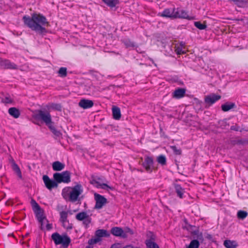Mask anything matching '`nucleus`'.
I'll return each instance as SVG.
<instances>
[{
	"label": "nucleus",
	"instance_id": "nucleus-1",
	"mask_svg": "<svg viewBox=\"0 0 248 248\" xmlns=\"http://www.w3.org/2000/svg\"><path fill=\"white\" fill-rule=\"evenodd\" d=\"M23 20L25 25L40 35L46 33V27L49 26L45 16H23Z\"/></svg>",
	"mask_w": 248,
	"mask_h": 248
},
{
	"label": "nucleus",
	"instance_id": "nucleus-2",
	"mask_svg": "<svg viewBox=\"0 0 248 248\" xmlns=\"http://www.w3.org/2000/svg\"><path fill=\"white\" fill-rule=\"evenodd\" d=\"M51 238L56 245L62 244L65 248H67L71 242L70 238L67 235H61L58 232L53 233Z\"/></svg>",
	"mask_w": 248,
	"mask_h": 248
},
{
	"label": "nucleus",
	"instance_id": "nucleus-3",
	"mask_svg": "<svg viewBox=\"0 0 248 248\" xmlns=\"http://www.w3.org/2000/svg\"><path fill=\"white\" fill-rule=\"evenodd\" d=\"M71 191L69 193V201L73 202L79 201V196L83 192L81 185L78 184L71 187Z\"/></svg>",
	"mask_w": 248,
	"mask_h": 248
},
{
	"label": "nucleus",
	"instance_id": "nucleus-4",
	"mask_svg": "<svg viewBox=\"0 0 248 248\" xmlns=\"http://www.w3.org/2000/svg\"><path fill=\"white\" fill-rule=\"evenodd\" d=\"M53 179L58 184L61 183H68L71 181V173L68 170L62 173L56 172L53 174Z\"/></svg>",
	"mask_w": 248,
	"mask_h": 248
},
{
	"label": "nucleus",
	"instance_id": "nucleus-5",
	"mask_svg": "<svg viewBox=\"0 0 248 248\" xmlns=\"http://www.w3.org/2000/svg\"><path fill=\"white\" fill-rule=\"evenodd\" d=\"M160 16H186V13L180 8H170L165 9Z\"/></svg>",
	"mask_w": 248,
	"mask_h": 248
},
{
	"label": "nucleus",
	"instance_id": "nucleus-6",
	"mask_svg": "<svg viewBox=\"0 0 248 248\" xmlns=\"http://www.w3.org/2000/svg\"><path fill=\"white\" fill-rule=\"evenodd\" d=\"M36 117L42 120L46 124H48L51 122V117L50 113L46 111L38 110L36 115Z\"/></svg>",
	"mask_w": 248,
	"mask_h": 248
},
{
	"label": "nucleus",
	"instance_id": "nucleus-7",
	"mask_svg": "<svg viewBox=\"0 0 248 248\" xmlns=\"http://www.w3.org/2000/svg\"><path fill=\"white\" fill-rule=\"evenodd\" d=\"M94 199L95 201V209H99L108 202L107 199L104 196L95 193L94 194Z\"/></svg>",
	"mask_w": 248,
	"mask_h": 248
},
{
	"label": "nucleus",
	"instance_id": "nucleus-8",
	"mask_svg": "<svg viewBox=\"0 0 248 248\" xmlns=\"http://www.w3.org/2000/svg\"><path fill=\"white\" fill-rule=\"evenodd\" d=\"M183 228L191 232L193 235H195L197 239L202 241L203 240L202 233L199 232V228L196 226L188 225V226H183Z\"/></svg>",
	"mask_w": 248,
	"mask_h": 248
},
{
	"label": "nucleus",
	"instance_id": "nucleus-9",
	"mask_svg": "<svg viewBox=\"0 0 248 248\" xmlns=\"http://www.w3.org/2000/svg\"><path fill=\"white\" fill-rule=\"evenodd\" d=\"M43 180L46 187L49 190L53 188H57L58 186L57 182L54 180H52L47 175H45L43 176Z\"/></svg>",
	"mask_w": 248,
	"mask_h": 248
},
{
	"label": "nucleus",
	"instance_id": "nucleus-10",
	"mask_svg": "<svg viewBox=\"0 0 248 248\" xmlns=\"http://www.w3.org/2000/svg\"><path fill=\"white\" fill-rule=\"evenodd\" d=\"M110 232L115 236L121 237L123 238L127 237V235H125L123 231V229L120 227H114L111 229Z\"/></svg>",
	"mask_w": 248,
	"mask_h": 248
},
{
	"label": "nucleus",
	"instance_id": "nucleus-11",
	"mask_svg": "<svg viewBox=\"0 0 248 248\" xmlns=\"http://www.w3.org/2000/svg\"><path fill=\"white\" fill-rule=\"evenodd\" d=\"M0 66L3 67L5 69H17V66L14 63L11 62L8 60H3L1 59Z\"/></svg>",
	"mask_w": 248,
	"mask_h": 248
},
{
	"label": "nucleus",
	"instance_id": "nucleus-12",
	"mask_svg": "<svg viewBox=\"0 0 248 248\" xmlns=\"http://www.w3.org/2000/svg\"><path fill=\"white\" fill-rule=\"evenodd\" d=\"M221 98V96L217 95L215 93H212L205 96V102L209 105H212Z\"/></svg>",
	"mask_w": 248,
	"mask_h": 248
},
{
	"label": "nucleus",
	"instance_id": "nucleus-13",
	"mask_svg": "<svg viewBox=\"0 0 248 248\" xmlns=\"http://www.w3.org/2000/svg\"><path fill=\"white\" fill-rule=\"evenodd\" d=\"M153 159L151 157L146 156L144 162L142 163V166L144 167L146 170L148 172H152V167L153 165Z\"/></svg>",
	"mask_w": 248,
	"mask_h": 248
},
{
	"label": "nucleus",
	"instance_id": "nucleus-14",
	"mask_svg": "<svg viewBox=\"0 0 248 248\" xmlns=\"http://www.w3.org/2000/svg\"><path fill=\"white\" fill-rule=\"evenodd\" d=\"M34 212L39 222L41 224V229H42L43 220L46 219V217L44 216V210L41 208H40L39 209L35 210Z\"/></svg>",
	"mask_w": 248,
	"mask_h": 248
},
{
	"label": "nucleus",
	"instance_id": "nucleus-15",
	"mask_svg": "<svg viewBox=\"0 0 248 248\" xmlns=\"http://www.w3.org/2000/svg\"><path fill=\"white\" fill-rule=\"evenodd\" d=\"M78 106L83 109L89 108L93 106V102L91 100L82 99L78 103Z\"/></svg>",
	"mask_w": 248,
	"mask_h": 248
},
{
	"label": "nucleus",
	"instance_id": "nucleus-16",
	"mask_svg": "<svg viewBox=\"0 0 248 248\" xmlns=\"http://www.w3.org/2000/svg\"><path fill=\"white\" fill-rule=\"evenodd\" d=\"M91 183L93 185L96 184V186L97 188H101L105 190H108V189H113V187L108 186L107 184L105 183H101L98 181L95 178L93 179L91 181Z\"/></svg>",
	"mask_w": 248,
	"mask_h": 248
},
{
	"label": "nucleus",
	"instance_id": "nucleus-17",
	"mask_svg": "<svg viewBox=\"0 0 248 248\" xmlns=\"http://www.w3.org/2000/svg\"><path fill=\"white\" fill-rule=\"evenodd\" d=\"M68 213L66 211H62L60 212V221L62 223L64 227L66 229H72V226H66L65 223L68 222L67 220Z\"/></svg>",
	"mask_w": 248,
	"mask_h": 248
},
{
	"label": "nucleus",
	"instance_id": "nucleus-18",
	"mask_svg": "<svg viewBox=\"0 0 248 248\" xmlns=\"http://www.w3.org/2000/svg\"><path fill=\"white\" fill-rule=\"evenodd\" d=\"M186 90L184 88H178L173 93V97L176 98H180L184 97L185 95Z\"/></svg>",
	"mask_w": 248,
	"mask_h": 248
},
{
	"label": "nucleus",
	"instance_id": "nucleus-19",
	"mask_svg": "<svg viewBox=\"0 0 248 248\" xmlns=\"http://www.w3.org/2000/svg\"><path fill=\"white\" fill-rule=\"evenodd\" d=\"M52 167L54 171H59L64 168L65 165L60 161H56L52 163Z\"/></svg>",
	"mask_w": 248,
	"mask_h": 248
},
{
	"label": "nucleus",
	"instance_id": "nucleus-20",
	"mask_svg": "<svg viewBox=\"0 0 248 248\" xmlns=\"http://www.w3.org/2000/svg\"><path fill=\"white\" fill-rule=\"evenodd\" d=\"M113 117L115 120H120L121 117L120 109L116 106H113L112 108Z\"/></svg>",
	"mask_w": 248,
	"mask_h": 248
},
{
	"label": "nucleus",
	"instance_id": "nucleus-21",
	"mask_svg": "<svg viewBox=\"0 0 248 248\" xmlns=\"http://www.w3.org/2000/svg\"><path fill=\"white\" fill-rule=\"evenodd\" d=\"M8 113L9 114L15 118H17L20 115V112L19 109L15 107L10 108L8 109Z\"/></svg>",
	"mask_w": 248,
	"mask_h": 248
},
{
	"label": "nucleus",
	"instance_id": "nucleus-22",
	"mask_svg": "<svg viewBox=\"0 0 248 248\" xmlns=\"http://www.w3.org/2000/svg\"><path fill=\"white\" fill-rule=\"evenodd\" d=\"M174 187L177 196L180 198H183V194L185 193V189L178 184H174Z\"/></svg>",
	"mask_w": 248,
	"mask_h": 248
},
{
	"label": "nucleus",
	"instance_id": "nucleus-23",
	"mask_svg": "<svg viewBox=\"0 0 248 248\" xmlns=\"http://www.w3.org/2000/svg\"><path fill=\"white\" fill-rule=\"evenodd\" d=\"M108 7L111 9L115 8L116 5L119 3V0H102Z\"/></svg>",
	"mask_w": 248,
	"mask_h": 248
},
{
	"label": "nucleus",
	"instance_id": "nucleus-24",
	"mask_svg": "<svg viewBox=\"0 0 248 248\" xmlns=\"http://www.w3.org/2000/svg\"><path fill=\"white\" fill-rule=\"evenodd\" d=\"M110 235V234L108 232L107 230H103V229H99L96 231L95 232V236L99 238L102 237H109Z\"/></svg>",
	"mask_w": 248,
	"mask_h": 248
},
{
	"label": "nucleus",
	"instance_id": "nucleus-25",
	"mask_svg": "<svg viewBox=\"0 0 248 248\" xmlns=\"http://www.w3.org/2000/svg\"><path fill=\"white\" fill-rule=\"evenodd\" d=\"M235 107V104L234 103L227 102L221 105V109L223 111H228Z\"/></svg>",
	"mask_w": 248,
	"mask_h": 248
},
{
	"label": "nucleus",
	"instance_id": "nucleus-26",
	"mask_svg": "<svg viewBox=\"0 0 248 248\" xmlns=\"http://www.w3.org/2000/svg\"><path fill=\"white\" fill-rule=\"evenodd\" d=\"M224 245L226 248H236L238 246L235 241L229 240H225Z\"/></svg>",
	"mask_w": 248,
	"mask_h": 248
},
{
	"label": "nucleus",
	"instance_id": "nucleus-27",
	"mask_svg": "<svg viewBox=\"0 0 248 248\" xmlns=\"http://www.w3.org/2000/svg\"><path fill=\"white\" fill-rule=\"evenodd\" d=\"M147 239L145 241V244H147L148 242H154L156 239L155 235L151 232H147L146 234Z\"/></svg>",
	"mask_w": 248,
	"mask_h": 248
},
{
	"label": "nucleus",
	"instance_id": "nucleus-28",
	"mask_svg": "<svg viewBox=\"0 0 248 248\" xmlns=\"http://www.w3.org/2000/svg\"><path fill=\"white\" fill-rule=\"evenodd\" d=\"M233 3L239 7L244 8L248 6V0H234Z\"/></svg>",
	"mask_w": 248,
	"mask_h": 248
},
{
	"label": "nucleus",
	"instance_id": "nucleus-29",
	"mask_svg": "<svg viewBox=\"0 0 248 248\" xmlns=\"http://www.w3.org/2000/svg\"><path fill=\"white\" fill-rule=\"evenodd\" d=\"M195 26L200 30H205L207 28L206 21H195L194 22Z\"/></svg>",
	"mask_w": 248,
	"mask_h": 248
},
{
	"label": "nucleus",
	"instance_id": "nucleus-30",
	"mask_svg": "<svg viewBox=\"0 0 248 248\" xmlns=\"http://www.w3.org/2000/svg\"><path fill=\"white\" fill-rule=\"evenodd\" d=\"M89 215H87L86 212H82L78 213L76 216V218L79 221H83L86 219Z\"/></svg>",
	"mask_w": 248,
	"mask_h": 248
},
{
	"label": "nucleus",
	"instance_id": "nucleus-31",
	"mask_svg": "<svg viewBox=\"0 0 248 248\" xmlns=\"http://www.w3.org/2000/svg\"><path fill=\"white\" fill-rule=\"evenodd\" d=\"M1 102L5 104L12 103L14 102L13 99L11 97L9 94H6L1 99Z\"/></svg>",
	"mask_w": 248,
	"mask_h": 248
},
{
	"label": "nucleus",
	"instance_id": "nucleus-32",
	"mask_svg": "<svg viewBox=\"0 0 248 248\" xmlns=\"http://www.w3.org/2000/svg\"><path fill=\"white\" fill-rule=\"evenodd\" d=\"M12 168L13 170L17 174L18 176L21 179V172L18 165L16 163H14V165H12Z\"/></svg>",
	"mask_w": 248,
	"mask_h": 248
},
{
	"label": "nucleus",
	"instance_id": "nucleus-33",
	"mask_svg": "<svg viewBox=\"0 0 248 248\" xmlns=\"http://www.w3.org/2000/svg\"><path fill=\"white\" fill-rule=\"evenodd\" d=\"M248 216L247 212L245 211L239 210L237 213V217L239 219H244Z\"/></svg>",
	"mask_w": 248,
	"mask_h": 248
},
{
	"label": "nucleus",
	"instance_id": "nucleus-34",
	"mask_svg": "<svg viewBox=\"0 0 248 248\" xmlns=\"http://www.w3.org/2000/svg\"><path fill=\"white\" fill-rule=\"evenodd\" d=\"M199 246L200 243L198 240H193L190 242V244L187 248H199Z\"/></svg>",
	"mask_w": 248,
	"mask_h": 248
},
{
	"label": "nucleus",
	"instance_id": "nucleus-35",
	"mask_svg": "<svg viewBox=\"0 0 248 248\" xmlns=\"http://www.w3.org/2000/svg\"><path fill=\"white\" fill-rule=\"evenodd\" d=\"M157 161L158 163L160 164L162 166L166 164V158L163 155L158 156L157 158Z\"/></svg>",
	"mask_w": 248,
	"mask_h": 248
},
{
	"label": "nucleus",
	"instance_id": "nucleus-36",
	"mask_svg": "<svg viewBox=\"0 0 248 248\" xmlns=\"http://www.w3.org/2000/svg\"><path fill=\"white\" fill-rule=\"evenodd\" d=\"M122 41L126 47L136 46L134 43L129 39H124Z\"/></svg>",
	"mask_w": 248,
	"mask_h": 248
},
{
	"label": "nucleus",
	"instance_id": "nucleus-37",
	"mask_svg": "<svg viewBox=\"0 0 248 248\" xmlns=\"http://www.w3.org/2000/svg\"><path fill=\"white\" fill-rule=\"evenodd\" d=\"M58 73L60 77L62 78L65 77L67 76V69L65 67H61Z\"/></svg>",
	"mask_w": 248,
	"mask_h": 248
},
{
	"label": "nucleus",
	"instance_id": "nucleus-38",
	"mask_svg": "<svg viewBox=\"0 0 248 248\" xmlns=\"http://www.w3.org/2000/svg\"><path fill=\"white\" fill-rule=\"evenodd\" d=\"M50 107L52 109L58 110V111H61L62 110V106L60 104H56V103H52L50 104Z\"/></svg>",
	"mask_w": 248,
	"mask_h": 248
},
{
	"label": "nucleus",
	"instance_id": "nucleus-39",
	"mask_svg": "<svg viewBox=\"0 0 248 248\" xmlns=\"http://www.w3.org/2000/svg\"><path fill=\"white\" fill-rule=\"evenodd\" d=\"M31 203L32 205V207L34 211L35 210L39 209L40 208H41L39 204L36 202L33 199H31Z\"/></svg>",
	"mask_w": 248,
	"mask_h": 248
},
{
	"label": "nucleus",
	"instance_id": "nucleus-40",
	"mask_svg": "<svg viewBox=\"0 0 248 248\" xmlns=\"http://www.w3.org/2000/svg\"><path fill=\"white\" fill-rule=\"evenodd\" d=\"M147 248H159L158 245L155 242H148L145 244Z\"/></svg>",
	"mask_w": 248,
	"mask_h": 248
},
{
	"label": "nucleus",
	"instance_id": "nucleus-41",
	"mask_svg": "<svg viewBox=\"0 0 248 248\" xmlns=\"http://www.w3.org/2000/svg\"><path fill=\"white\" fill-rule=\"evenodd\" d=\"M170 148L173 150L174 153L176 155H180L182 154V151L180 149H177L175 146H171Z\"/></svg>",
	"mask_w": 248,
	"mask_h": 248
},
{
	"label": "nucleus",
	"instance_id": "nucleus-42",
	"mask_svg": "<svg viewBox=\"0 0 248 248\" xmlns=\"http://www.w3.org/2000/svg\"><path fill=\"white\" fill-rule=\"evenodd\" d=\"M101 241V239L98 237L95 238H92L88 241V244L90 246L92 245L93 244H96L97 242Z\"/></svg>",
	"mask_w": 248,
	"mask_h": 248
},
{
	"label": "nucleus",
	"instance_id": "nucleus-43",
	"mask_svg": "<svg viewBox=\"0 0 248 248\" xmlns=\"http://www.w3.org/2000/svg\"><path fill=\"white\" fill-rule=\"evenodd\" d=\"M91 218L89 217V216L86 219H84L83 220V223L84 225L86 226V227L87 228L88 225L91 223Z\"/></svg>",
	"mask_w": 248,
	"mask_h": 248
},
{
	"label": "nucleus",
	"instance_id": "nucleus-44",
	"mask_svg": "<svg viewBox=\"0 0 248 248\" xmlns=\"http://www.w3.org/2000/svg\"><path fill=\"white\" fill-rule=\"evenodd\" d=\"M123 231L125 235H127V233H129L130 234H133L134 233L133 231L128 227L125 228L124 230H123Z\"/></svg>",
	"mask_w": 248,
	"mask_h": 248
},
{
	"label": "nucleus",
	"instance_id": "nucleus-45",
	"mask_svg": "<svg viewBox=\"0 0 248 248\" xmlns=\"http://www.w3.org/2000/svg\"><path fill=\"white\" fill-rule=\"evenodd\" d=\"M51 131L57 137H60L62 134L61 132L56 128L53 129Z\"/></svg>",
	"mask_w": 248,
	"mask_h": 248
},
{
	"label": "nucleus",
	"instance_id": "nucleus-46",
	"mask_svg": "<svg viewBox=\"0 0 248 248\" xmlns=\"http://www.w3.org/2000/svg\"><path fill=\"white\" fill-rule=\"evenodd\" d=\"M169 17H170L171 19L172 18H176V17H179V18H186L188 19V20H191L194 19L193 16H169Z\"/></svg>",
	"mask_w": 248,
	"mask_h": 248
},
{
	"label": "nucleus",
	"instance_id": "nucleus-47",
	"mask_svg": "<svg viewBox=\"0 0 248 248\" xmlns=\"http://www.w3.org/2000/svg\"><path fill=\"white\" fill-rule=\"evenodd\" d=\"M176 52L178 54H181L185 53V51H183L180 47H177L176 49Z\"/></svg>",
	"mask_w": 248,
	"mask_h": 248
},
{
	"label": "nucleus",
	"instance_id": "nucleus-48",
	"mask_svg": "<svg viewBox=\"0 0 248 248\" xmlns=\"http://www.w3.org/2000/svg\"><path fill=\"white\" fill-rule=\"evenodd\" d=\"M46 125L48 126L51 131L53 129L55 128V126H54L53 123L52 122H50V123Z\"/></svg>",
	"mask_w": 248,
	"mask_h": 248
},
{
	"label": "nucleus",
	"instance_id": "nucleus-49",
	"mask_svg": "<svg viewBox=\"0 0 248 248\" xmlns=\"http://www.w3.org/2000/svg\"><path fill=\"white\" fill-rule=\"evenodd\" d=\"M110 248H121V244L120 243H115L111 245Z\"/></svg>",
	"mask_w": 248,
	"mask_h": 248
},
{
	"label": "nucleus",
	"instance_id": "nucleus-50",
	"mask_svg": "<svg viewBox=\"0 0 248 248\" xmlns=\"http://www.w3.org/2000/svg\"><path fill=\"white\" fill-rule=\"evenodd\" d=\"M239 126L237 125H232L231 127V129L232 130H234L237 131L239 130Z\"/></svg>",
	"mask_w": 248,
	"mask_h": 248
},
{
	"label": "nucleus",
	"instance_id": "nucleus-51",
	"mask_svg": "<svg viewBox=\"0 0 248 248\" xmlns=\"http://www.w3.org/2000/svg\"><path fill=\"white\" fill-rule=\"evenodd\" d=\"M232 142H233V144H241V143H242V141L241 140H233V141H232Z\"/></svg>",
	"mask_w": 248,
	"mask_h": 248
},
{
	"label": "nucleus",
	"instance_id": "nucleus-52",
	"mask_svg": "<svg viewBox=\"0 0 248 248\" xmlns=\"http://www.w3.org/2000/svg\"><path fill=\"white\" fill-rule=\"evenodd\" d=\"M9 160V162L11 163L12 165H14V163H16L15 161L12 157H10Z\"/></svg>",
	"mask_w": 248,
	"mask_h": 248
},
{
	"label": "nucleus",
	"instance_id": "nucleus-53",
	"mask_svg": "<svg viewBox=\"0 0 248 248\" xmlns=\"http://www.w3.org/2000/svg\"><path fill=\"white\" fill-rule=\"evenodd\" d=\"M123 248H139V247L134 248L133 246L129 245H127Z\"/></svg>",
	"mask_w": 248,
	"mask_h": 248
},
{
	"label": "nucleus",
	"instance_id": "nucleus-54",
	"mask_svg": "<svg viewBox=\"0 0 248 248\" xmlns=\"http://www.w3.org/2000/svg\"><path fill=\"white\" fill-rule=\"evenodd\" d=\"M46 227L47 230H49L52 228V226L50 224H47Z\"/></svg>",
	"mask_w": 248,
	"mask_h": 248
},
{
	"label": "nucleus",
	"instance_id": "nucleus-55",
	"mask_svg": "<svg viewBox=\"0 0 248 248\" xmlns=\"http://www.w3.org/2000/svg\"><path fill=\"white\" fill-rule=\"evenodd\" d=\"M184 222L185 223V225H184V226H188V225H189V224H188L187 221L186 219H184Z\"/></svg>",
	"mask_w": 248,
	"mask_h": 248
},
{
	"label": "nucleus",
	"instance_id": "nucleus-56",
	"mask_svg": "<svg viewBox=\"0 0 248 248\" xmlns=\"http://www.w3.org/2000/svg\"><path fill=\"white\" fill-rule=\"evenodd\" d=\"M207 238L209 239H211L212 238V236L211 235L208 234V236H207Z\"/></svg>",
	"mask_w": 248,
	"mask_h": 248
},
{
	"label": "nucleus",
	"instance_id": "nucleus-57",
	"mask_svg": "<svg viewBox=\"0 0 248 248\" xmlns=\"http://www.w3.org/2000/svg\"><path fill=\"white\" fill-rule=\"evenodd\" d=\"M31 16H42V15H40V14H36V13H33Z\"/></svg>",
	"mask_w": 248,
	"mask_h": 248
},
{
	"label": "nucleus",
	"instance_id": "nucleus-58",
	"mask_svg": "<svg viewBox=\"0 0 248 248\" xmlns=\"http://www.w3.org/2000/svg\"><path fill=\"white\" fill-rule=\"evenodd\" d=\"M229 19H232V18H228ZM232 20H242L243 19H237V18H235V19H232Z\"/></svg>",
	"mask_w": 248,
	"mask_h": 248
},
{
	"label": "nucleus",
	"instance_id": "nucleus-59",
	"mask_svg": "<svg viewBox=\"0 0 248 248\" xmlns=\"http://www.w3.org/2000/svg\"><path fill=\"white\" fill-rule=\"evenodd\" d=\"M95 179H97V180L98 181L100 182V181L101 180V178H95Z\"/></svg>",
	"mask_w": 248,
	"mask_h": 248
},
{
	"label": "nucleus",
	"instance_id": "nucleus-60",
	"mask_svg": "<svg viewBox=\"0 0 248 248\" xmlns=\"http://www.w3.org/2000/svg\"><path fill=\"white\" fill-rule=\"evenodd\" d=\"M86 248H93V247L91 246H88L86 247Z\"/></svg>",
	"mask_w": 248,
	"mask_h": 248
},
{
	"label": "nucleus",
	"instance_id": "nucleus-61",
	"mask_svg": "<svg viewBox=\"0 0 248 248\" xmlns=\"http://www.w3.org/2000/svg\"><path fill=\"white\" fill-rule=\"evenodd\" d=\"M6 205H9L10 204V203L9 202H8V201H7V202H6Z\"/></svg>",
	"mask_w": 248,
	"mask_h": 248
},
{
	"label": "nucleus",
	"instance_id": "nucleus-62",
	"mask_svg": "<svg viewBox=\"0 0 248 248\" xmlns=\"http://www.w3.org/2000/svg\"><path fill=\"white\" fill-rule=\"evenodd\" d=\"M228 0L230 1H231V2L232 1L233 2L234 1V0Z\"/></svg>",
	"mask_w": 248,
	"mask_h": 248
},
{
	"label": "nucleus",
	"instance_id": "nucleus-63",
	"mask_svg": "<svg viewBox=\"0 0 248 248\" xmlns=\"http://www.w3.org/2000/svg\"><path fill=\"white\" fill-rule=\"evenodd\" d=\"M28 235H29V233H27V234H26V236H28Z\"/></svg>",
	"mask_w": 248,
	"mask_h": 248
},
{
	"label": "nucleus",
	"instance_id": "nucleus-64",
	"mask_svg": "<svg viewBox=\"0 0 248 248\" xmlns=\"http://www.w3.org/2000/svg\"><path fill=\"white\" fill-rule=\"evenodd\" d=\"M1 0H0V1H1Z\"/></svg>",
	"mask_w": 248,
	"mask_h": 248
}]
</instances>
